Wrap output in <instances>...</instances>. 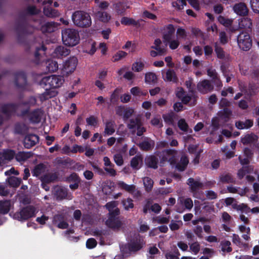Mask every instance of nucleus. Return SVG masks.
<instances>
[{
	"mask_svg": "<svg viewBox=\"0 0 259 259\" xmlns=\"http://www.w3.org/2000/svg\"><path fill=\"white\" fill-rule=\"evenodd\" d=\"M180 203L183 204L186 209L190 210L193 206V201L191 198H181L180 200Z\"/></svg>",
	"mask_w": 259,
	"mask_h": 259,
	"instance_id": "51",
	"label": "nucleus"
},
{
	"mask_svg": "<svg viewBox=\"0 0 259 259\" xmlns=\"http://www.w3.org/2000/svg\"><path fill=\"white\" fill-rule=\"evenodd\" d=\"M258 137L253 133L248 134L245 135L241 139V141L243 145H248L250 144H255L257 142Z\"/></svg>",
	"mask_w": 259,
	"mask_h": 259,
	"instance_id": "25",
	"label": "nucleus"
},
{
	"mask_svg": "<svg viewBox=\"0 0 259 259\" xmlns=\"http://www.w3.org/2000/svg\"><path fill=\"white\" fill-rule=\"evenodd\" d=\"M258 85L254 82H250L248 87L243 89L244 93L249 96L256 95L258 92Z\"/></svg>",
	"mask_w": 259,
	"mask_h": 259,
	"instance_id": "23",
	"label": "nucleus"
},
{
	"mask_svg": "<svg viewBox=\"0 0 259 259\" xmlns=\"http://www.w3.org/2000/svg\"><path fill=\"white\" fill-rule=\"evenodd\" d=\"M43 111L40 108L35 109L29 113V119L31 123L36 124L40 122Z\"/></svg>",
	"mask_w": 259,
	"mask_h": 259,
	"instance_id": "16",
	"label": "nucleus"
},
{
	"mask_svg": "<svg viewBox=\"0 0 259 259\" xmlns=\"http://www.w3.org/2000/svg\"><path fill=\"white\" fill-rule=\"evenodd\" d=\"M2 153L3 160L11 161L15 158L16 152L12 149H6Z\"/></svg>",
	"mask_w": 259,
	"mask_h": 259,
	"instance_id": "45",
	"label": "nucleus"
},
{
	"mask_svg": "<svg viewBox=\"0 0 259 259\" xmlns=\"http://www.w3.org/2000/svg\"><path fill=\"white\" fill-rule=\"evenodd\" d=\"M118 202L117 201H112L107 202L105 205L106 208L108 210V212H112L115 210V209L117 207Z\"/></svg>",
	"mask_w": 259,
	"mask_h": 259,
	"instance_id": "59",
	"label": "nucleus"
},
{
	"mask_svg": "<svg viewBox=\"0 0 259 259\" xmlns=\"http://www.w3.org/2000/svg\"><path fill=\"white\" fill-rule=\"evenodd\" d=\"M143 158L141 156L136 155L134 157L131 161V166L133 169L138 170L141 166L139 165L140 162H142Z\"/></svg>",
	"mask_w": 259,
	"mask_h": 259,
	"instance_id": "44",
	"label": "nucleus"
},
{
	"mask_svg": "<svg viewBox=\"0 0 259 259\" xmlns=\"http://www.w3.org/2000/svg\"><path fill=\"white\" fill-rule=\"evenodd\" d=\"M165 79L167 81H172L174 83H177L178 81V78L177 76L176 73L174 70L168 69L165 73Z\"/></svg>",
	"mask_w": 259,
	"mask_h": 259,
	"instance_id": "40",
	"label": "nucleus"
},
{
	"mask_svg": "<svg viewBox=\"0 0 259 259\" xmlns=\"http://www.w3.org/2000/svg\"><path fill=\"white\" fill-rule=\"evenodd\" d=\"M214 52L217 57L219 59L224 60L225 59L226 53L223 48H222L218 42L214 43Z\"/></svg>",
	"mask_w": 259,
	"mask_h": 259,
	"instance_id": "43",
	"label": "nucleus"
},
{
	"mask_svg": "<svg viewBox=\"0 0 259 259\" xmlns=\"http://www.w3.org/2000/svg\"><path fill=\"white\" fill-rule=\"evenodd\" d=\"M253 170V167L251 165L243 166L238 170L237 177L239 179L242 180L246 174L252 172Z\"/></svg>",
	"mask_w": 259,
	"mask_h": 259,
	"instance_id": "35",
	"label": "nucleus"
},
{
	"mask_svg": "<svg viewBox=\"0 0 259 259\" xmlns=\"http://www.w3.org/2000/svg\"><path fill=\"white\" fill-rule=\"evenodd\" d=\"M7 182L11 187L17 188L21 184L22 180L14 176H10L7 179Z\"/></svg>",
	"mask_w": 259,
	"mask_h": 259,
	"instance_id": "42",
	"label": "nucleus"
},
{
	"mask_svg": "<svg viewBox=\"0 0 259 259\" xmlns=\"http://www.w3.org/2000/svg\"><path fill=\"white\" fill-rule=\"evenodd\" d=\"M14 82L15 86L19 89L24 90L27 88V77L24 70H18L13 73Z\"/></svg>",
	"mask_w": 259,
	"mask_h": 259,
	"instance_id": "8",
	"label": "nucleus"
},
{
	"mask_svg": "<svg viewBox=\"0 0 259 259\" xmlns=\"http://www.w3.org/2000/svg\"><path fill=\"white\" fill-rule=\"evenodd\" d=\"M166 31L163 34V39L164 42H169L172 39V36L175 32L174 26L169 24L165 26Z\"/></svg>",
	"mask_w": 259,
	"mask_h": 259,
	"instance_id": "20",
	"label": "nucleus"
},
{
	"mask_svg": "<svg viewBox=\"0 0 259 259\" xmlns=\"http://www.w3.org/2000/svg\"><path fill=\"white\" fill-rule=\"evenodd\" d=\"M127 54L122 51H118L112 57V61L115 62L121 60L122 58L125 57Z\"/></svg>",
	"mask_w": 259,
	"mask_h": 259,
	"instance_id": "58",
	"label": "nucleus"
},
{
	"mask_svg": "<svg viewBox=\"0 0 259 259\" xmlns=\"http://www.w3.org/2000/svg\"><path fill=\"white\" fill-rule=\"evenodd\" d=\"M178 126L180 130L184 132H187L189 128V125L184 118H181L178 121Z\"/></svg>",
	"mask_w": 259,
	"mask_h": 259,
	"instance_id": "56",
	"label": "nucleus"
},
{
	"mask_svg": "<svg viewBox=\"0 0 259 259\" xmlns=\"http://www.w3.org/2000/svg\"><path fill=\"white\" fill-rule=\"evenodd\" d=\"M145 162L147 167L157 169L158 167V159L156 156L150 155L145 158Z\"/></svg>",
	"mask_w": 259,
	"mask_h": 259,
	"instance_id": "22",
	"label": "nucleus"
},
{
	"mask_svg": "<svg viewBox=\"0 0 259 259\" xmlns=\"http://www.w3.org/2000/svg\"><path fill=\"white\" fill-rule=\"evenodd\" d=\"M154 145V142L148 138H146L144 141L138 144L140 149L144 151H149L152 150Z\"/></svg>",
	"mask_w": 259,
	"mask_h": 259,
	"instance_id": "18",
	"label": "nucleus"
},
{
	"mask_svg": "<svg viewBox=\"0 0 259 259\" xmlns=\"http://www.w3.org/2000/svg\"><path fill=\"white\" fill-rule=\"evenodd\" d=\"M115 123L113 120H109L106 122L104 130V135H112L115 132L114 126Z\"/></svg>",
	"mask_w": 259,
	"mask_h": 259,
	"instance_id": "37",
	"label": "nucleus"
},
{
	"mask_svg": "<svg viewBox=\"0 0 259 259\" xmlns=\"http://www.w3.org/2000/svg\"><path fill=\"white\" fill-rule=\"evenodd\" d=\"M47 70L48 72H55L58 69V62L53 59H49L46 62Z\"/></svg>",
	"mask_w": 259,
	"mask_h": 259,
	"instance_id": "38",
	"label": "nucleus"
},
{
	"mask_svg": "<svg viewBox=\"0 0 259 259\" xmlns=\"http://www.w3.org/2000/svg\"><path fill=\"white\" fill-rule=\"evenodd\" d=\"M143 182L146 191L148 192H150L153 187V181L149 177H145Z\"/></svg>",
	"mask_w": 259,
	"mask_h": 259,
	"instance_id": "53",
	"label": "nucleus"
},
{
	"mask_svg": "<svg viewBox=\"0 0 259 259\" xmlns=\"http://www.w3.org/2000/svg\"><path fill=\"white\" fill-rule=\"evenodd\" d=\"M145 245L144 237L138 234L131 239L126 246L130 252H136L141 250Z\"/></svg>",
	"mask_w": 259,
	"mask_h": 259,
	"instance_id": "7",
	"label": "nucleus"
},
{
	"mask_svg": "<svg viewBox=\"0 0 259 259\" xmlns=\"http://www.w3.org/2000/svg\"><path fill=\"white\" fill-rule=\"evenodd\" d=\"M39 11L35 6H28L24 11L19 12L15 22V30L17 33V41L20 44H26L25 34H31L34 27L29 16L37 15Z\"/></svg>",
	"mask_w": 259,
	"mask_h": 259,
	"instance_id": "1",
	"label": "nucleus"
},
{
	"mask_svg": "<svg viewBox=\"0 0 259 259\" xmlns=\"http://www.w3.org/2000/svg\"><path fill=\"white\" fill-rule=\"evenodd\" d=\"M239 47L243 51L249 50L252 46V39L247 32L242 31L237 36Z\"/></svg>",
	"mask_w": 259,
	"mask_h": 259,
	"instance_id": "10",
	"label": "nucleus"
},
{
	"mask_svg": "<svg viewBox=\"0 0 259 259\" xmlns=\"http://www.w3.org/2000/svg\"><path fill=\"white\" fill-rule=\"evenodd\" d=\"M157 76L153 72H147L145 75V81L148 83H155L157 82Z\"/></svg>",
	"mask_w": 259,
	"mask_h": 259,
	"instance_id": "50",
	"label": "nucleus"
},
{
	"mask_svg": "<svg viewBox=\"0 0 259 259\" xmlns=\"http://www.w3.org/2000/svg\"><path fill=\"white\" fill-rule=\"evenodd\" d=\"M63 76L52 75L44 77L39 82V84L42 88L57 89L60 88L64 83Z\"/></svg>",
	"mask_w": 259,
	"mask_h": 259,
	"instance_id": "4",
	"label": "nucleus"
},
{
	"mask_svg": "<svg viewBox=\"0 0 259 259\" xmlns=\"http://www.w3.org/2000/svg\"><path fill=\"white\" fill-rule=\"evenodd\" d=\"M36 212V208L33 205H29L22 207L20 211L16 212L13 215V218L15 220L23 222L34 217Z\"/></svg>",
	"mask_w": 259,
	"mask_h": 259,
	"instance_id": "5",
	"label": "nucleus"
},
{
	"mask_svg": "<svg viewBox=\"0 0 259 259\" xmlns=\"http://www.w3.org/2000/svg\"><path fill=\"white\" fill-rule=\"evenodd\" d=\"M70 51L69 49L63 46H59L56 48L54 50V56L58 58H62L68 55Z\"/></svg>",
	"mask_w": 259,
	"mask_h": 259,
	"instance_id": "27",
	"label": "nucleus"
},
{
	"mask_svg": "<svg viewBox=\"0 0 259 259\" xmlns=\"http://www.w3.org/2000/svg\"><path fill=\"white\" fill-rule=\"evenodd\" d=\"M66 181L68 183L80 182V179L76 173L73 172L66 178Z\"/></svg>",
	"mask_w": 259,
	"mask_h": 259,
	"instance_id": "62",
	"label": "nucleus"
},
{
	"mask_svg": "<svg viewBox=\"0 0 259 259\" xmlns=\"http://www.w3.org/2000/svg\"><path fill=\"white\" fill-rule=\"evenodd\" d=\"M231 243L228 240L222 241L221 243V249L223 252L230 253L232 251V248L231 247Z\"/></svg>",
	"mask_w": 259,
	"mask_h": 259,
	"instance_id": "54",
	"label": "nucleus"
},
{
	"mask_svg": "<svg viewBox=\"0 0 259 259\" xmlns=\"http://www.w3.org/2000/svg\"><path fill=\"white\" fill-rule=\"evenodd\" d=\"M96 16L100 21L104 23L108 22L111 19V16L106 12L98 11Z\"/></svg>",
	"mask_w": 259,
	"mask_h": 259,
	"instance_id": "47",
	"label": "nucleus"
},
{
	"mask_svg": "<svg viewBox=\"0 0 259 259\" xmlns=\"http://www.w3.org/2000/svg\"><path fill=\"white\" fill-rule=\"evenodd\" d=\"M47 166L42 163L36 165L32 170V176L38 177L46 171Z\"/></svg>",
	"mask_w": 259,
	"mask_h": 259,
	"instance_id": "33",
	"label": "nucleus"
},
{
	"mask_svg": "<svg viewBox=\"0 0 259 259\" xmlns=\"http://www.w3.org/2000/svg\"><path fill=\"white\" fill-rule=\"evenodd\" d=\"M74 24L80 28H88L92 24V20L89 13L83 11H75L71 16Z\"/></svg>",
	"mask_w": 259,
	"mask_h": 259,
	"instance_id": "2",
	"label": "nucleus"
},
{
	"mask_svg": "<svg viewBox=\"0 0 259 259\" xmlns=\"http://www.w3.org/2000/svg\"><path fill=\"white\" fill-rule=\"evenodd\" d=\"M58 179V176L55 173L46 174L39 178L41 183H51L55 182Z\"/></svg>",
	"mask_w": 259,
	"mask_h": 259,
	"instance_id": "34",
	"label": "nucleus"
},
{
	"mask_svg": "<svg viewBox=\"0 0 259 259\" xmlns=\"http://www.w3.org/2000/svg\"><path fill=\"white\" fill-rule=\"evenodd\" d=\"M113 8L118 15H123L125 10L129 8L126 3L124 1H119L113 4Z\"/></svg>",
	"mask_w": 259,
	"mask_h": 259,
	"instance_id": "26",
	"label": "nucleus"
},
{
	"mask_svg": "<svg viewBox=\"0 0 259 259\" xmlns=\"http://www.w3.org/2000/svg\"><path fill=\"white\" fill-rule=\"evenodd\" d=\"M52 222L54 225L61 229H67L69 226V224L66 222V215L63 213L55 214L53 217Z\"/></svg>",
	"mask_w": 259,
	"mask_h": 259,
	"instance_id": "12",
	"label": "nucleus"
},
{
	"mask_svg": "<svg viewBox=\"0 0 259 259\" xmlns=\"http://www.w3.org/2000/svg\"><path fill=\"white\" fill-rule=\"evenodd\" d=\"M11 206L10 200H0V214H7L10 211Z\"/></svg>",
	"mask_w": 259,
	"mask_h": 259,
	"instance_id": "29",
	"label": "nucleus"
},
{
	"mask_svg": "<svg viewBox=\"0 0 259 259\" xmlns=\"http://www.w3.org/2000/svg\"><path fill=\"white\" fill-rule=\"evenodd\" d=\"M121 203L124 206V209L126 210L130 208H133L134 207L133 200L130 198L123 199L121 201Z\"/></svg>",
	"mask_w": 259,
	"mask_h": 259,
	"instance_id": "57",
	"label": "nucleus"
},
{
	"mask_svg": "<svg viewBox=\"0 0 259 259\" xmlns=\"http://www.w3.org/2000/svg\"><path fill=\"white\" fill-rule=\"evenodd\" d=\"M188 163V158L186 156H183L181 157L180 161L177 162L176 168L179 171H183L186 169Z\"/></svg>",
	"mask_w": 259,
	"mask_h": 259,
	"instance_id": "36",
	"label": "nucleus"
},
{
	"mask_svg": "<svg viewBox=\"0 0 259 259\" xmlns=\"http://www.w3.org/2000/svg\"><path fill=\"white\" fill-rule=\"evenodd\" d=\"M121 23L125 26H137L139 25V21H136L132 18L123 17L121 19Z\"/></svg>",
	"mask_w": 259,
	"mask_h": 259,
	"instance_id": "41",
	"label": "nucleus"
},
{
	"mask_svg": "<svg viewBox=\"0 0 259 259\" xmlns=\"http://www.w3.org/2000/svg\"><path fill=\"white\" fill-rule=\"evenodd\" d=\"M62 40L63 44L68 47H74L79 42L78 31L73 28H65L62 30Z\"/></svg>",
	"mask_w": 259,
	"mask_h": 259,
	"instance_id": "3",
	"label": "nucleus"
},
{
	"mask_svg": "<svg viewBox=\"0 0 259 259\" xmlns=\"http://www.w3.org/2000/svg\"><path fill=\"white\" fill-rule=\"evenodd\" d=\"M250 3L252 11L259 14V0H250Z\"/></svg>",
	"mask_w": 259,
	"mask_h": 259,
	"instance_id": "64",
	"label": "nucleus"
},
{
	"mask_svg": "<svg viewBox=\"0 0 259 259\" xmlns=\"http://www.w3.org/2000/svg\"><path fill=\"white\" fill-rule=\"evenodd\" d=\"M28 128L25 124L17 123L15 125V133L21 135H24L27 133Z\"/></svg>",
	"mask_w": 259,
	"mask_h": 259,
	"instance_id": "39",
	"label": "nucleus"
},
{
	"mask_svg": "<svg viewBox=\"0 0 259 259\" xmlns=\"http://www.w3.org/2000/svg\"><path fill=\"white\" fill-rule=\"evenodd\" d=\"M220 182L223 184L235 183V180L232 175L229 172L221 174L219 176Z\"/></svg>",
	"mask_w": 259,
	"mask_h": 259,
	"instance_id": "31",
	"label": "nucleus"
},
{
	"mask_svg": "<svg viewBox=\"0 0 259 259\" xmlns=\"http://www.w3.org/2000/svg\"><path fill=\"white\" fill-rule=\"evenodd\" d=\"M219 22L226 27H229L232 25V21L226 18L223 16H219L218 18Z\"/></svg>",
	"mask_w": 259,
	"mask_h": 259,
	"instance_id": "61",
	"label": "nucleus"
},
{
	"mask_svg": "<svg viewBox=\"0 0 259 259\" xmlns=\"http://www.w3.org/2000/svg\"><path fill=\"white\" fill-rule=\"evenodd\" d=\"M213 88V85L207 79H203L197 84V89L202 94H206L212 91Z\"/></svg>",
	"mask_w": 259,
	"mask_h": 259,
	"instance_id": "13",
	"label": "nucleus"
},
{
	"mask_svg": "<svg viewBox=\"0 0 259 259\" xmlns=\"http://www.w3.org/2000/svg\"><path fill=\"white\" fill-rule=\"evenodd\" d=\"M39 141V137L35 134L27 135L23 140V145L25 148L30 149L35 146Z\"/></svg>",
	"mask_w": 259,
	"mask_h": 259,
	"instance_id": "15",
	"label": "nucleus"
},
{
	"mask_svg": "<svg viewBox=\"0 0 259 259\" xmlns=\"http://www.w3.org/2000/svg\"><path fill=\"white\" fill-rule=\"evenodd\" d=\"M232 242L234 244L240 247H246L248 246L247 243L242 242L239 235L236 234L232 235Z\"/></svg>",
	"mask_w": 259,
	"mask_h": 259,
	"instance_id": "52",
	"label": "nucleus"
},
{
	"mask_svg": "<svg viewBox=\"0 0 259 259\" xmlns=\"http://www.w3.org/2000/svg\"><path fill=\"white\" fill-rule=\"evenodd\" d=\"M77 62V59L75 57H70L67 60L64 62L61 70V74L63 76H68L73 72L76 69Z\"/></svg>",
	"mask_w": 259,
	"mask_h": 259,
	"instance_id": "11",
	"label": "nucleus"
},
{
	"mask_svg": "<svg viewBox=\"0 0 259 259\" xmlns=\"http://www.w3.org/2000/svg\"><path fill=\"white\" fill-rule=\"evenodd\" d=\"M141 123L142 121L139 117L132 118L130 120L129 123L127 124V127L130 130H133V132H135L137 127Z\"/></svg>",
	"mask_w": 259,
	"mask_h": 259,
	"instance_id": "48",
	"label": "nucleus"
},
{
	"mask_svg": "<svg viewBox=\"0 0 259 259\" xmlns=\"http://www.w3.org/2000/svg\"><path fill=\"white\" fill-rule=\"evenodd\" d=\"M19 108V104L14 102H7L1 104L0 112L7 118H10L16 115Z\"/></svg>",
	"mask_w": 259,
	"mask_h": 259,
	"instance_id": "9",
	"label": "nucleus"
},
{
	"mask_svg": "<svg viewBox=\"0 0 259 259\" xmlns=\"http://www.w3.org/2000/svg\"><path fill=\"white\" fill-rule=\"evenodd\" d=\"M117 184L121 189H123L130 193H134L135 191L136 186L134 185H127L122 181L118 182Z\"/></svg>",
	"mask_w": 259,
	"mask_h": 259,
	"instance_id": "46",
	"label": "nucleus"
},
{
	"mask_svg": "<svg viewBox=\"0 0 259 259\" xmlns=\"http://www.w3.org/2000/svg\"><path fill=\"white\" fill-rule=\"evenodd\" d=\"M232 114V111L228 108H225L220 112L219 116L223 119H228Z\"/></svg>",
	"mask_w": 259,
	"mask_h": 259,
	"instance_id": "60",
	"label": "nucleus"
},
{
	"mask_svg": "<svg viewBox=\"0 0 259 259\" xmlns=\"http://www.w3.org/2000/svg\"><path fill=\"white\" fill-rule=\"evenodd\" d=\"M57 28L56 23L48 22L42 24L40 30L42 33H51L54 32Z\"/></svg>",
	"mask_w": 259,
	"mask_h": 259,
	"instance_id": "28",
	"label": "nucleus"
},
{
	"mask_svg": "<svg viewBox=\"0 0 259 259\" xmlns=\"http://www.w3.org/2000/svg\"><path fill=\"white\" fill-rule=\"evenodd\" d=\"M120 211L118 208H116L114 211L108 212L107 214V220L105 224L109 228L112 229H119L122 225L120 218Z\"/></svg>",
	"mask_w": 259,
	"mask_h": 259,
	"instance_id": "6",
	"label": "nucleus"
},
{
	"mask_svg": "<svg viewBox=\"0 0 259 259\" xmlns=\"http://www.w3.org/2000/svg\"><path fill=\"white\" fill-rule=\"evenodd\" d=\"M45 92L41 94V98L43 100H47L55 97L58 92L55 88H44Z\"/></svg>",
	"mask_w": 259,
	"mask_h": 259,
	"instance_id": "30",
	"label": "nucleus"
},
{
	"mask_svg": "<svg viewBox=\"0 0 259 259\" xmlns=\"http://www.w3.org/2000/svg\"><path fill=\"white\" fill-rule=\"evenodd\" d=\"M53 193L57 200H63L67 195V191L59 186H56L54 187Z\"/></svg>",
	"mask_w": 259,
	"mask_h": 259,
	"instance_id": "24",
	"label": "nucleus"
},
{
	"mask_svg": "<svg viewBox=\"0 0 259 259\" xmlns=\"http://www.w3.org/2000/svg\"><path fill=\"white\" fill-rule=\"evenodd\" d=\"M33 153L31 151H19L16 153L15 159L19 162H25L33 156Z\"/></svg>",
	"mask_w": 259,
	"mask_h": 259,
	"instance_id": "21",
	"label": "nucleus"
},
{
	"mask_svg": "<svg viewBox=\"0 0 259 259\" xmlns=\"http://www.w3.org/2000/svg\"><path fill=\"white\" fill-rule=\"evenodd\" d=\"M233 9L234 12L240 16H246L248 12L247 7L244 3L236 4Z\"/></svg>",
	"mask_w": 259,
	"mask_h": 259,
	"instance_id": "17",
	"label": "nucleus"
},
{
	"mask_svg": "<svg viewBox=\"0 0 259 259\" xmlns=\"http://www.w3.org/2000/svg\"><path fill=\"white\" fill-rule=\"evenodd\" d=\"M207 75L211 77L213 80L216 81V83L218 87H222V83L221 80L218 78V74L215 70L208 69L207 70Z\"/></svg>",
	"mask_w": 259,
	"mask_h": 259,
	"instance_id": "49",
	"label": "nucleus"
},
{
	"mask_svg": "<svg viewBox=\"0 0 259 259\" xmlns=\"http://www.w3.org/2000/svg\"><path fill=\"white\" fill-rule=\"evenodd\" d=\"M253 125L252 119H246L245 121H238L235 123L236 127L239 130L248 129Z\"/></svg>",
	"mask_w": 259,
	"mask_h": 259,
	"instance_id": "32",
	"label": "nucleus"
},
{
	"mask_svg": "<svg viewBox=\"0 0 259 259\" xmlns=\"http://www.w3.org/2000/svg\"><path fill=\"white\" fill-rule=\"evenodd\" d=\"M185 85L187 88L189 89V92L191 94H194L196 93L195 91V84L193 83V80L192 78L189 79L188 80H186L185 82Z\"/></svg>",
	"mask_w": 259,
	"mask_h": 259,
	"instance_id": "63",
	"label": "nucleus"
},
{
	"mask_svg": "<svg viewBox=\"0 0 259 259\" xmlns=\"http://www.w3.org/2000/svg\"><path fill=\"white\" fill-rule=\"evenodd\" d=\"M145 67V64L141 61H136L132 66V70L136 72L142 71Z\"/></svg>",
	"mask_w": 259,
	"mask_h": 259,
	"instance_id": "55",
	"label": "nucleus"
},
{
	"mask_svg": "<svg viewBox=\"0 0 259 259\" xmlns=\"http://www.w3.org/2000/svg\"><path fill=\"white\" fill-rule=\"evenodd\" d=\"M187 184L190 187V191L193 193L202 188L203 185L199 181H196L192 178H190L187 180Z\"/></svg>",
	"mask_w": 259,
	"mask_h": 259,
	"instance_id": "19",
	"label": "nucleus"
},
{
	"mask_svg": "<svg viewBox=\"0 0 259 259\" xmlns=\"http://www.w3.org/2000/svg\"><path fill=\"white\" fill-rule=\"evenodd\" d=\"M53 3L52 0H48L43 2L44 5L48 4L49 6H45L43 8V13L44 15L49 18H56L60 15V13L58 10L53 8L51 5Z\"/></svg>",
	"mask_w": 259,
	"mask_h": 259,
	"instance_id": "14",
	"label": "nucleus"
}]
</instances>
